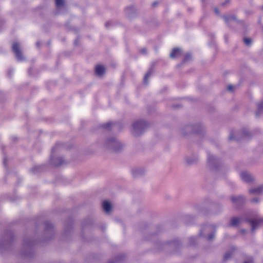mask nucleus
Returning a JSON list of instances; mask_svg holds the SVG:
<instances>
[{
	"label": "nucleus",
	"mask_w": 263,
	"mask_h": 263,
	"mask_svg": "<svg viewBox=\"0 0 263 263\" xmlns=\"http://www.w3.org/2000/svg\"><path fill=\"white\" fill-rule=\"evenodd\" d=\"M241 179L247 183H250L253 181L254 177L249 173L242 172L240 174Z\"/></svg>",
	"instance_id": "423d86ee"
},
{
	"label": "nucleus",
	"mask_w": 263,
	"mask_h": 263,
	"mask_svg": "<svg viewBox=\"0 0 263 263\" xmlns=\"http://www.w3.org/2000/svg\"><path fill=\"white\" fill-rule=\"evenodd\" d=\"M104 145L106 149L115 152H120L124 147V145L115 137H110L107 139Z\"/></svg>",
	"instance_id": "f257e3e1"
},
{
	"label": "nucleus",
	"mask_w": 263,
	"mask_h": 263,
	"mask_svg": "<svg viewBox=\"0 0 263 263\" xmlns=\"http://www.w3.org/2000/svg\"><path fill=\"white\" fill-rule=\"evenodd\" d=\"M95 71L97 75L101 76L105 73V68L102 65H98L96 67Z\"/></svg>",
	"instance_id": "ddd939ff"
},
{
	"label": "nucleus",
	"mask_w": 263,
	"mask_h": 263,
	"mask_svg": "<svg viewBox=\"0 0 263 263\" xmlns=\"http://www.w3.org/2000/svg\"><path fill=\"white\" fill-rule=\"evenodd\" d=\"M195 238H193H193H190V241H191V244H192V245H194V243L193 242H192V241H193V240L194 241V240H195Z\"/></svg>",
	"instance_id": "72a5a7b5"
},
{
	"label": "nucleus",
	"mask_w": 263,
	"mask_h": 263,
	"mask_svg": "<svg viewBox=\"0 0 263 263\" xmlns=\"http://www.w3.org/2000/svg\"><path fill=\"white\" fill-rule=\"evenodd\" d=\"M191 58V55L190 53L186 54L183 62L189 61Z\"/></svg>",
	"instance_id": "bb28decb"
},
{
	"label": "nucleus",
	"mask_w": 263,
	"mask_h": 263,
	"mask_svg": "<svg viewBox=\"0 0 263 263\" xmlns=\"http://www.w3.org/2000/svg\"><path fill=\"white\" fill-rule=\"evenodd\" d=\"M213 237H214V233H212L208 236L207 239L209 240H211L213 239Z\"/></svg>",
	"instance_id": "c756f323"
},
{
	"label": "nucleus",
	"mask_w": 263,
	"mask_h": 263,
	"mask_svg": "<svg viewBox=\"0 0 263 263\" xmlns=\"http://www.w3.org/2000/svg\"><path fill=\"white\" fill-rule=\"evenodd\" d=\"M53 164L56 166H60L64 163V161L62 158L59 157L57 160L53 162Z\"/></svg>",
	"instance_id": "6ab92c4d"
},
{
	"label": "nucleus",
	"mask_w": 263,
	"mask_h": 263,
	"mask_svg": "<svg viewBox=\"0 0 263 263\" xmlns=\"http://www.w3.org/2000/svg\"><path fill=\"white\" fill-rule=\"evenodd\" d=\"M144 173V171L141 168H135L132 170V174L134 177H138Z\"/></svg>",
	"instance_id": "dca6fc26"
},
{
	"label": "nucleus",
	"mask_w": 263,
	"mask_h": 263,
	"mask_svg": "<svg viewBox=\"0 0 263 263\" xmlns=\"http://www.w3.org/2000/svg\"><path fill=\"white\" fill-rule=\"evenodd\" d=\"M243 42L247 46H250L252 43V40L250 38H244Z\"/></svg>",
	"instance_id": "b1692460"
},
{
	"label": "nucleus",
	"mask_w": 263,
	"mask_h": 263,
	"mask_svg": "<svg viewBox=\"0 0 263 263\" xmlns=\"http://www.w3.org/2000/svg\"><path fill=\"white\" fill-rule=\"evenodd\" d=\"M246 220L250 223L252 232H254L258 226L263 223V218H260L257 215L253 216L252 217H247Z\"/></svg>",
	"instance_id": "7ed1b4c3"
},
{
	"label": "nucleus",
	"mask_w": 263,
	"mask_h": 263,
	"mask_svg": "<svg viewBox=\"0 0 263 263\" xmlns=\"http://www.w3.org/2000/svg\"><path fill=\"white\" fill-rule=\"evenodd\" d=\"M263 192V185H259L256 187L250 189L249 193L253 195H259Z\"/></svg>",
	"instance_id": "1a4fd4ad"
},
{
	"label": "nucleus",
	"mask_w": 263,
	"mask_h": 263,
	"mask_svg": "<svg viewBox=\"0 0 263 263\" xmlns=\"http://www.w3.org/2000/svg\"><path fill=\"white\" fill-rule=\"evenodd\" d=\"M198 128H200L201 129L200 127H198L197 126H192V125H188L185 127V129L186 130V133L184 132V134H186L187 133H189L192 132L198 133H199V131H197L196 129Z\"/></svg>",
	"instance_id": "f8f14e48"
},
{
	"label": "nucleus",
	"mask_w": 263,
	"mask_h": 263,
	"mask_svg": "<svg viewBox=\"0 0 263 263\" xmlns=\"http://www.w3.org/2000/svg\"><path fill=\"white\" fill-rule=\"evenodd\" d=\"M45 225H46L45 230L46 231L51 229L53 227L52 224L49 222H46L45 223Z\"/></svg>",
	"instance_id": "393cba45"
},
{
	"label": "nucleus",
	"mask_w": 263,
	"mask_h": 263,
	"mask_svg": "<svg viewBox=\"0 0 263 263\" xmlns=\"http://www.w3.org/2000/svg\"><path fill=\"white\" fill-rule=\"evenodd\" d=\"M242 221L243 218L242 217H233L230 220L229 226L231 227H236Z\"/></svg>",
	"instance_id": "6e6552de"
},
{
	"label": "nucleus",
	"mask_w": 263,
	"mask_h": 263,
	"mask_svg": "<svg viewBox=\"0 0 263 263\" xmlns=\"http://www.w3.org/2000/svg\"><path fill=\"white\" fill-rule=\"evenodd\" d=\"M64 4V0H55V5L58 8L62 7Z\"/></svg>",
	"instance_id": "412c9836"
},
{
	"label": "nucleus",
	"mask_w": 263,
	"mask_h": 263,
	"mask_svg": "<svg viewBox=\"0 0 263 263\" xmlns=\"http://www.w3.org/2000/svg\"><path fill=\"white\" fill-rule=\"evenodd\" d=\"M231 253H228L226 254L224 256V259L225 260L228 259L231 257Z\"/></svg>",
	"instance_id": "cd10ccee"
},
{
	"label": "nucleus",
	"mask_w": 263,
	"mask_h": 263,
	"mask_svg": "<svg viewBox=\"0 0 263 263\" xmlns=\"http://www.w3.org/2000/svg\"><path fill=\"white\" fill-rule=\"evenodd\" d=\"M182 54V51L180 48H174L170 54L171 58H175Z\"/></svg>",
	"instance_id": "9b49d317"
},
{
	"label": "nucleus",
	"mask_w": 263,
	"mask_h": 263,
	"mask_svg": "<svg viewBox=\"0 0 263 263\" xmlns=\"http://www.w3.org/2000/svg\"><path fill=\"white\" fill-rule=\"evenodd\" d=\"M248 133L246 130H242L239 133L231 134L229 137V139L239 140L241 138H244L248 135Z\"/></svg>",
	"instance_id": "39448f33"
},
{
	"label": "nucleus",
	"mask_w": 263,
	"mask_h": 263,
	"mask_svg": "<svg viewBox=\"0 0 263 263\" xmlns=\"http://www.w3.org/2000/svg\"><path fill=\"white\" fill-rule=\"evenodd\" d=\"M259 201V198L258 197H255L251 199V202L253 203H257Z\"/></svg>",
	"instance_id": "c85d7f7f"
},
{
	"label": "nucleus",
	"mask_w": 263,
	"mask_h": 263,
	"mask_svg": "<svg viewBox=\"0 0 263 263\" xmlns=\"http://www.w3.org/2000/svg\"><path fill=\"white\" fill-rule=\"evenodd\" d=\"M229 2V0H226V2H225L224 3H222L221 4V5H222V6H224V5H225V4H226V3H228Z\"/></svg>",
	"instance_id": "c9c22d12"
},
{
	"label": "nucleus",
	"mask_w": 263,
	"mask_h": 263,
	"mask_svg": "<svg viewBox=\"0 0 263 263\" xmlns=\"http://www.w3.org/2000/svg\"><path fill=\"white\" fill-rule=\"evenodd\" d=\"M147 123L143 121L135 122L132 126V132L135 136L141 134L147 127Z\"/></svg>",
	"instance_id": "f03ea898"
},
{
	"label": "nucleus",
	"mask_w": 263,
	"mask_h": 263,
	"mask_svg": "<svg viewBox=\"0 0 263 263\" xmlns=\"http://www.w3.org/2000/svg\"><path fill=\"white\" fill-rule=\"evenodd\" d=\"M208 162L211 166H214L215 163L217 162V159L215 156L211 155H208Z\"/></svg>",
	"instance_id": "f3484780"
},
{
	"label": "nucleus",
	"mask_w": 263,
	"mask_h": 263,
	"mask_svg": "<svg viewBox=\"0 0 263 263\" xmlns=\"http://www.w3.org/2000/svg\"><path fill=\"white\" fill-rule=\"evenodd\" d=\"M3 163H4V164L5 165V163H6V159H5L4 160Z\"/></svg>",
	"instance_id": "4c0bfd02"
},
{
	"label": "nucleus",
	"mask_w": 263,
	"mask_h": 263,
	"mask_svg": "<svg viewBox=\"0 0 263 263\" xmlns=\"http://www.w3.org/2000/svg\"><path fill=\"white\" fill-rule=\"evenodd\" d=\"M12 238V233L11 232H7V236L4 238V240L0 242V248H3L4 246L8 244Z\"/></svg>",
	"instance_id": "0eeeda50"
},
{
	"label": "nucleus",
	"mask_w": 263,
	"mask_h": 263,
	"mask_svg": "<svg viewBox=\"0 0 263 263\" xmlns=\"http://www.w3.org/2000/svg\"><path fill=\"white\" fill-rule=\"evenodd\" d=\"M111 208V205L108 201H105L103 202V208L105 212H106V213L109 212L110 211Z\"/></svg>",
	"instance_id": "2eb2a0df"
},
{
	"label": "nucleus",
	"mask_w": 263,
	"mask_h": 263,
	"mask_svg": "<svg viewBox=\"0 0 263 263\" xmlns=\"http://www.w3.org/2000/svg\"><path fill=\"white\" fill-rule=\"evenodd\" d=\"M213 229V227L211 226H207L206 227H205L201 231L200 234L201 235H204L205 234H204V232H209V231L212 230Z\"/></svg>",
	"instance_id": "aec40b11"
},
{
	"label": "nucleus",
	"mask_w": 263,
	"mask_h": 263,
	"mask_svg": "<svg viewBox=\"0 0 263 263\" xmlns=\"http://www.w3.org/2000/svg\"><path fill=\"white\" fill-rule=\"evenodd\" d=\"M146 49H142L141 50V52L142 53H146Z\"/></svg>",
	"instance_id": "f704fd0d"
},
{
	"label": "nucleus",
	"mask_w": 263,
	"mask_h": 263,
	"mask_svg": "<svg viewBox=\"0 0 263 263\" xmlns=\"http://www.w3.org/2000/svg\"><path fill=\"white\" fill-rule=\"evenodd\" d=\"M36 46H39V42H37L36 43Z\"/></svg>",
	"instance_id": "58836bf2"
},
{
	"label": "nucleus",
	"mask_w": 263,
	"mask_h": 263,
	"mask_svg": "<svg viewBox=\"0 0 263 263\" xmlns=\"http://www.w3.org/2000/svg\"><path fill=\"white\" fill-rule=\"evenodd\" d=\"M152 71L150 70L149 71H148L146 74H145L144 78V82L146 84L147 83V79H148V78L151 76V74H152Z\"/></svg>",
	"instance_id": "4be33fe9"
},
{
	"label": "nucleus",
	"mask_w": 263,
	"mask_h": 263,
	"mask_svg": "<svg viewBox=\"0 0 263 263\" xmlns=\"http://www.w3.org/2000/svg\"><path fill=\"white\" fill-rule=\"evenodd\" d=\"M32 245V242L29 240H25L24 245L25 247H30Z\"/></svg>",
	"instance_id": "5701e85b"
},
{
	"label": "nucleus",
	"mask_w": 263,
	"mask_h": 263,
	"mask_svg": "<svg viewBox=\"0 0 263 263\" xmlns=\"http://www.w3.org/2000/svg\"><path fill=\"white\" fill-rule=\"evenodd\" d=\"M232 201L236 204H240L244 202L245 198L243 197L239 196H233L231 197Z\"/></svg>",
	"instance_id": "9d476101"
},
{
	"label": "nucleus",
	"mask_w": 263,
	"mask_h": 263,
	"mask_svg": "<svg viewBox=\"0 0 263 263\" xmlns=\"http://www.w3.org/2000/svg\"><path fill=\"white\" fill-rule=\"evenodd\" d=\"M234 86L233 85H230L228 86V89L230 91H232L233 90Z\"/></svg>",
	"instance_id": "2f4dec72"
},
{
	"label": "nucleus",
	"mask_w": 263,
	"mask_h": 263,
	"mask_svg": "<svg viewBox=\"0 0 263 263\" xmlns=\"http://www.w3.org/2000/svg\"><path fill=\"white\" fill-rule=\"evenodd\" d=\"M263 114V102H261L257 104V109L256 112V115L257 116Z\"/></svg>",
	"instance_id": "a211bd4d"
},
{
	"label": "nucleus",
	"mask_w": 263,
	"mask_h": 263,
	"mask_svg": "<svg viewBox=\"0 0 263 263\" xmlns=\"http://www.w3.org/2000/svg\"><path fill=\"white\" fill-rule=\"evenodd\" d=\"M226 23L229 24L232 21H236V18L235 15H229L223 17Z\"/></svg>",
	"instance_id": "4468645a"
},
{
	"label": "nucleus",
	"mask_w": 263,
	"mask_h": 263,
	"mask_svg": "<svg viewBox=\"0 0 263 263\" xmlns=\"http://www.w3.org/2000/svg\"><path fill=\"white\" fill-rule=\"evenodd\" d=\"M12 50L18 60L20 61L23 60V57L20 50V45L17 42H14L13 44Z\"/></svg>",
	"instance_id": "20e7f679"
},
{
	"label": "nucleus",
	"mask_w": 263,
	"mask_h": 263,
	"mask_svg": "<svg viewBox=\"0 0 263 263\" xmlns=\"http://www.w3.org/2000/svg\"><path fill=\"white\" fill-rule=\"evenodd\" d=\"M156 4H157L156 3H153V6H155Z\"/></svg>",
	"instance_id": "ea45409f"
},
{
	"label": "nucleus",
	"mask_w": 263,
	"mask_h": 263,
	"mask_svg": "<svg viewBox=\"0 0 263 263\" xmlns=\"http://www.w3.org/2000/svg\"><path fill=\"white\" fill-rule=\"evenodd\" d=\"M244 263H252V259L251 257L248 258Z\"/></svg>",
	"instance_id": "7c9ffc66"
},
{
	"label": "nucleus",
	"mask_w": 263,
	"mask_h": 263,
	"mask_svg": "<svg viewBox=\"0 0 263 263\" xmlns=\"http://www.w3.org/2000/svg\"><path fill=\"white\" fill-rule=\"evenodd\" d=\"M214 11H215V13H216V14H219V12L218 9L217 8H215V9H214Z\"/></svg>",
	"instance_id": "473e14b6"
},
{
	"label": "nucleus",
	"mask_w": 263,
	"mask_h": 263,
	"mask_svg": "<svg viewBox=\"0 0 263 263\" xmlns=\"http://www.w3.org/2000/svg\"><path fill=\"white\" fill-rule=\"evenodd\" d=\"M113 123H111V122H108L106 124H105L104 125H102V127H104V128H105L106 129H109L110 126L112 125Z\"/></svg>",
	"instance_id": "a878e982"
},
{
	"label": "nucleus",
	"mask_w": 263,
	"mask_h": 263,
	"mask_svg": "<svg viewBox=\"0 0 263 263\" xmlns=\"http://www.w3.org/2000/svg\"><path fill=\"white\" fill-rule=\"evenodd\" d=\"M110 25V23L109 22H107L106 24H105V26L106 27H108L109 26V25Z\"/></svg>",
	"instance_id": "e433bc0d"
}]
</instances>
